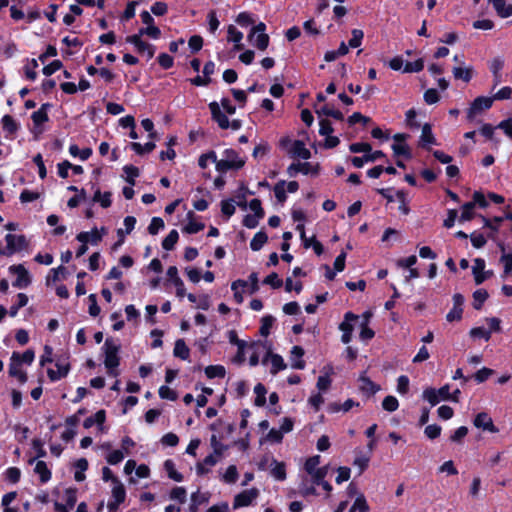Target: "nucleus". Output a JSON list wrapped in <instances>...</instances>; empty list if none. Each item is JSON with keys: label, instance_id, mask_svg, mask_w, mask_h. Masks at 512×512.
Segmentation results:
<instances>
[{"label": "nucleus", "instance_id": "obj_1", "mask_svg": "<svg viewBox=\"0 0 512 512\" xmlns=\"http://www.w3.org/2000/svg\"><path fill=\"white\" fill-rule=\"evenodd\" d=\"M103 349L105 354L104 364L108 370V374L113 377L118 376V371L116 368L119 366L118 352L120 345L115 340L107 338Z\"/></svg>", "mask_w": 512, "mask_h": 512}, {"label": "nucleus", "instance_id": "obj_2", "mask_svg": "<svg viewBox=\"0 0 512 512\" xmlns=\"http://www.w3.org/2000/svg\"><path fill=\"white\" fill-rule=\"evenodd\" d=\"M245 164V161L239 157L238 153L233 149H226L223 152L222 158L217 162V171L226 173L232 169H240Z\"/></svg>", "mask_w": 512, "mask_h": 512}, {"label": "nucleus", "instance_id": "obj_3", "mask_svg": "<svg viewBox=\"0 0 512 512\" xmlns=\"http://www.w3.org/2000/svg\"><path fill=\"white\" fill-rule=\"evenodd\" d=\"M422 398L429 402L431 406H435L442 400L450 399V386L446 384L438 390L432 387L426 388L422 393Z\"/></svg>", "mask_w": 512, "mask_h": 512}, {"label": "nucleus", "instance_id": "obj_4", "mask_svg": "<svg viewBox=\"0 0 512 512\" xmlns=\"http://www.w3.org/2000/svg\"><path fill=\"white\" fill-rule=\"evenodd\" d=\"M5 240L6 249L2 254L12 255L28 247V241L24 235L7 234Z\"/></svg>", "mask_w": 512, "mask_h": 512}, {"label": "nucleus", "instance_id": "obj_5", "mask_svg": "<svg viewBox=\"0 0 512 512\" xmlns=\"http://www.w3.org/2000/svg\"><path fill=\"white\" fill-rule=\"evenodd\" d=\"M126 42L133 44L136 48V51L142 55H145L147 60H150L154 57L155 54V47L142 40V37L140 35H130L126 37Z\"/></svg>", "mask_w": 512, "mask_h": 512}, {"label": "nucleus", "instance_id": "obj_6", "mask_svg": "<svg viewBox=\"0 0 512 512\" xmlns=\"http://www.w3.org/2000/svg\"><path fill=\"white\" fill-rule=\"evenodd\" d=\"M9 271L17 276L16 280L13 282L14 287L23 289L31 284V276L23 265H12Z\"/></svg>", "mask_w": 512, "mask_h": 512}, {"label": "nucleus", "instance_id": "obj_7", "mask_svg": "<svg viewBox=\"0 0 512 512\" xmlns=\"http://www.w3.org/2000/svg\"><path fill=\"white\" fill-rule=\"evenodd\" d=\"M111 493L112 500L108 503L107 507L110 512H115L118 506L125 500L126 491L124 485L119 480H114Z\"/></svg>", "mask_w": 512, "mask_h": 512}, {"label": "nucleus", "instance_id": "obj_8", "mask_svg": "<svg viewBox=\"0 0 512 512\" xmlns=\"http://www.w3.org/2000/svg\"><path fill=\"white\" fill-rule=\"evenodd\" d=\"M493 104V98L491 97H477L473 103L471 104L468 113L467 118L469 120L474 119L478 114L483 112L484 110L489 109Z\"/></svg>", "mask_w": 512, "mask_h": 512}, {"label": "nucleus", "instance_id": "obj_9", "mask_svg": "<svg viewBox=\"0 0 512 512\" xmlns=\"http://www.w3.org/2000/svg\"><path fill=\"white\" fill-rule=\"evenodd\" d=\"M259 495L257 488H251L244 490L234 497L233 508L238 509L240 507L249 506Z\"/></svg>", "mask_w": 512, "mask_h": 512}, {"label": "nucleus", "instance_id": "obj_10", "mask_svg": "<svg viewBox=\"0 0 512 512\" xmlns=\"http://www.w3.org/2000/svg\"><path fill=\"white\" fill-rule=\"evenodd\" d=\"M318 172H319V165L312 164L309 162L293 163L287 169V173L290 177L296 176L297 173H302L304 175H308V174L317 175Z\"/></svg>", "mask_w": 512, "mask_h": 512}, {"label": "nucleus", "instance_id": "obj_11", "mask_svg": "<svg viewBox=\"0 0 512 512\" xmlns=\"http://www.w3.org/2000/svg\"><path fill=\"white\" fill-rule=\"evenodd\" d=\"M9 375L11 377H15L19 380L20 383H25L27 381V374L22 369V365L20 361H18V353L13 352L10 358L9 364Z\"/></svg>", "mask_w": 512, "mask_h": 512}, {"label": "nucleus", "instance_id": "obj_12", "mask_svg": "<svg viewBox=\"0 0 512 512\" xmlns=\"http://www.w3.org/2000/svg\"><path fill=\"white\" fill-rule=\"evenodd\" d=\"M485 261L482 258H476L472 267V273L477 285L484 282L488 277L492 276V271H484Z\"/></svg>", "mask_w": 512, "mask_h": 512}, {"label": "nucleus", "instance_id": "obj_13", "mask_svg": "<svg viewBox=\"0 0 512 512\" xmlns=\"http://www.w3.org/2000/svg\"><path fill=\"white\" fill-rule=\"evenodd\" d=\"M209 109L212 115V119L217 122L220 128L228 129L230 127V121L221 111L220 104L218 102L213 101L209 103Z\"/></svg>", "mask_w": 512, "mask_h": 512}, {"label": "nucleus", "instance_id": "obj_14", "mask_svg": "<svg viewBox=\"0 0 512 512\" xmlns=\"http://www.w3.org/2000/svg\"><path fill=\"white\" fill-rule=\"evenodd\" d=\"M505 59L502 56H496L489 61V69L494 78V85L497 86L502 82V69Z\"/></svg>", "mask_w": 512, "mask_h": 512}, {"label": "nucleus", "instance_id": "obj_15", "mask_svg": "<svg viewBox=\"0 0 512 512\" xmlns=\"http://www.w3.org/2000/svg\"><path fill=\"white\" fill-rule=\"evenodd\" d=\"M474 425L491 433H497L498 428L494 425L492 418L485 412L479 413L474 419Z\"/></svg>", "mask_w": 512, "mask_h": 512}, {"label": "nucleus", "instance_id": "obj_16", "mask_svg": "<svg viewBox=\"0 0 512 512\" xmlns=\"http://www.w3.org/2000/svg\"><path fill=\"white\" fill-rule=\"evenodd\" d=\"M383 157H385V154L380 150L374 152L370 151L366 152L362 157H353L351 162L356 168H361L365 163L375 162Z\"/></svg>", "mask_w": 512, "mask_h": 512}, {"label": "nucleus", "instance_id": "obj_17", "mask_svg": "<svg viewBox=\"0 0 512 512\" xmlns=\"http://www.w3.org/2000/svg\"><path fill=\"white\" fill-rule=\"evenodd\" d=\"M358 382L360 391L368 396L374 395L380 390V386L375 384L365 374L360 375Z\"/></svg>", "mask_w": 512, "mask_h": 512}, {"label": "nucleus", "instance_id": "obj_18", "mask_svg": "<svg viewBox=\"0 0 512 512\" xmlns=\"http://www.w3.org/2000/svg\"><path fill=\"white\" fill-rule=\"evenodd\" d=\"M56 370L48 369L47 374L49 379L54 382L66 377L69 373L70 366L68 363L58 361L56 363Z\"/></svg>", "mask_w": 512, "mask_h": 512}, {"label": "nucleus", "instance_id": "obj_19", "mask_svg": "<svg viewBox=\"0 0 512 512\" xmlns=\"http://www.w3.org/2000/svg\"><path fill=\"white\" fill-rule=\"evenodd\" d=\"M218 458L214 454H210L204 458L202 462L197 463L196 472L198 475L203 476L210 471V468L215 466Z\"/></svg>", "mask_w": 512, "mask_h": 512}, {"label": "nucleus", "instance_id": "obj_20", "mask_svg": "<svg viewBox=\"0 0 512 512\" xmlns=\"http://www.w3.org/2000/svg\"><path fill=\"white\" fill-rule=\"evenodd\" d=\"M497 13L501 18H508L512 16V4L506 3L505 0H489Z\"/></svg>", "mask_w": 512, "mask_h": 512}, {"label": "nucleus", "instance_id": "obj_21", "mask_svg": "<svg viewBox=\"0 0 512 512\" xmlns=\"http://www.w3.org/2000/svg\"><path fill=\"white\" fill-rule=\"evenodd\" d=\"M290 153L294 157H298L304 160H307L311 157L310 151L305 147V144L300 140H296L293 142Z\"/></svg>", "mask_w": 512, "mask_h": 512}, {"label": "nucleus", "instance_id": "obj_22", "mask_svg": "<svg viewBox=\"0 0 512 512\" xmlns=\"http://www.w3.org/2000/svg\"><path fill=\"white\" fill-rule=\"evenodd\" d=\"M304 350L300 346H294L291 350V366L295 369H304L305 362L302 360Z\"/></svg>", "mask_w": 512, "mask_h": 512}, {"label": "nucleus", "instance_id": "obj_23", "mask_svg": "<svg viewBox=\"0 0 512 512\" xmlns=\"http://www.w3.org/2000/svg\"><path fill=\"white\" fill-rule=\"evenodd\" d=\"M209 501V495L207 493H202L199 490L191 494V504L190 511L197 512L199 506L207 503Z\"/></svg>", "mask_w": 512, "mask_h": 512}, {"label": "nucleus", "instance_id": "obj_24", "mask_svg": "<svg viewBox=\"0 0 512 512\" xmlns=\"http://www.w3.org/2000/svg\"><path fill=\"white\" fill-rule=\"evenodd\" d=\"M34 472L39 476L42 483H46L51 479V471L46 462L39 460L35 463Z\"/></svg>", "mask_w": 512, "mask_h": 512}, {"label": "nucleus", "instance_id": "obj_25", "mask_svg": "<svg viewBox=\"0 0 512 512\" xmlns=\"http://www.w3.org/2000/svg\"><path fill=\"white\" fill-rule=\"evenodd\" d=\"M503 220L504 217H494L493 219H488L482 216L483 226L491 230L490 234L488 235L489 238L493 240L495 239V235L498 232L499 226Z\"/></svg>", "mask_w": 512, "mask_h": 512}, {"label": "nucleus", "instance_id": "obj_26", "mask_svg": "<svg viewBox=\"0 0 512 512\" xmlns=\"http://www.w3.org/2000/svg\"><path fill=\"white\" fill-rule=\"evenodd\" d=\"M452 73L455 79L469 82L472 78L473 68L471 66H457L452 69Z\"/></svg>", "mask_w": 512, "mask_h": 512}, {"label": "nucleus", "instance_id": "obj_27", "mask_svg": "<svg viewBox=\"0 0 512 512\" xmlns=\"http://www.w3.org/2000/svg\"><path fill=\"white\" fill-rule=\"evenodd\" d=\"M66 277V268L64 266H59L57 268H53L50 270L49 274L46 277V285L50 286L57 281H59L61 278Z\"/></svg>", "mask_w": 512, "mask_h": 512}, {"label": "nucleus", "instance_id": "obj_28", "mask_svg": "<svg viewBox=\"0 0 512 512\" xmlns=\"http://www.w3.org/2000/svg\"><path fill=\"white\" fill-rule=\"evenodd\" d=\"M436 140L432 133L431 125L426 123L422 126L421 136H420V144L423 147L427 145L435 144Z\"/></svg>", "mask_w": 512, "mask_h": 512}, {"label": "nucleus", "instance_id": "obj_29", "mask_svg": "<svg viewBox=\"0 0 512 512\" xmlns=\"http://www.w3.org/2000/svg\"><path fill=\"white\" fill-rule=\"evenodd\" d=\"M248 287V282L244 280H236L232 283L231 289L234 292V299L235 301L240 304L243 302V292Z\"/></svg>", "mask_w": 512, "mask_h": 512}, {"label": "nucleus", "instance_id": "obj_30", "mask_svg": "<svg viewBox=\"0 0 512 512\" xmlns=\"http://www.w3.org/2000/svg\"><path fill=\"white\" fill-rule=\"evenodd\" d=\"M50 107V104H43L37 111L32 113V120L35 125L39 126L48 121L47 108Z\"/></svg>", "mask_w": 512, "mask_h": 512}, {"label": "nucleus", "instance_id": "obj_31", "mask_svg": "<svg viewBox=\"0 0 512 512\" xmlns=\"http://www.w3.org/2000/svg\"><path fill=\"white\" fill-rule=\"evenodd\" d=\"M106 419V414L104 410L97 411L93 416L88 417L84 420L83 426L88 429L91 428L94 424H98L100 426L103 425Z\"/></svg>", "mask_w": 512, "mask_h": 512}, {"label": "nucleus", "instance_id": "obj_32", "mask_svg": "<svg viewBox=\"0 0 512 512\" xmlns=\"http://www.w3.org/2000/svg\"><path fill=\"white\" fill-rule=\"evenodd\" d=\"M164 470L170 479L176 482L183 481V475L176 470L173 460L168 459L164 462Z\"/></svg>", "mask_w": 512, "mask_h": 512}, {"label": "nucleus", "instance_id": "obj_33", "mask_svg": "<svg viewBox=\"0 0 512 512\" xmlns=\"http://www.w3.org/2000/svg\"><path fill=\"white\" fill-rule=\"evenodd\" d=\"M93 202L99 203L101 207L108 208L111 206V193L104 192L102 193L99 189H97L92 198Z\"/></svg>", "mask_w": 512, "mask_h": 512}, {"label": "nucleus", "instance_id": "obj_34", "mask_svg": "<svg viewBox=\"0 0 512 512\" xmlns=\"http://www.w3.org/2000/svg\"><path fill=\"white\" fill-rule=\"evenodd\" d=\"M193 215H194L193 212H191V211L188 212L187 216L189 218V222L183 229L184 232H186L188 234H195L205 228L204 223L196 222L192 219Z\"/></svg>", "mask_w": 512, "mask_h": 512}, {"label": "nucleus", "instance_id": "obj_35", "mask_svg": "<svg viewBox=\"0 0 512 512\" xmlns=\"http://www.w3.org/2000/svg\"><path fill=\"white\" fill-rule=\"evenodd\" d=\"M205 374L208 378H224L226 369L222 365H209L205 368Z\"/></svg>", "mask_w": 512, "mask_h": 512}, {"label": "nucleus", "instance_id": "obj_36", "mask_svg": "<svg viewBox=\"0 0 512 512\" xmlns=\"http://www.w3.org/2000/svg\"><path fill=\"white\" fill-rule=\"evenodd\" d=\"M369 510L368 503L364 494L358 495L348 512H367Z\"/></svg>", "mask_w": 512, "mask_h": 512}, {"label": "nucleus", "instance_id": "obj_37", "mask_svg": "<svg viewBox=\"0 0 512 512\" xmlns=\"http://www.w3.org/2000/svg\"><path fill=\"white\" fill-rule=\"evenodd\" d=\"M355 320H359V316L353 314L352 312H347L344 316V321L339 325V329L342 332L352 333L353 325L351 322Z\"/></svg>", "mask_w": 512, "mask_h": 512}, {"label": "nucleus", "instance_id": "obj_38", "mask_svg": "<svg viewBox=\"0 0 512 512\" xmlns=\"http://www.w3.org/2000/svg\"><path fill=\"white\" fill-rule=\"evenodd\" d=\"M189 352H190L189 348L185 344L184 340L178 339L175 342V347H174L173 353L176 357H179V358L185 360L189 357Z\"/></svg>", "mask_w": 512, "mask_h": 512}, {"label": "nucleus", "instance_id": "obj_39", "mask_svg": "<svg viewBox=\"0 0 512 512\" xmlns=\"http://www.w3.org/2000/svg\"><path fill=\"white\" fill-rule=\"evenodd\" d=\"M271 362V373L276 374L286 368L283 358L278 354H269Z\"/></svg>", "mask_w": 512, "mask_h": 512}, {"label": "nucleus", "instance_id": "obj_40", "mask_svg": "<svg viewBox=\"0 0 512 512\" xmlns=\"http://www.w3.org/2000/svg\"><path fill=\"white\" fill-rule=\"evenodd\" d=\"M272 476L279 481H283L286 479V467L283 462L275 461L273 463V467L271 469Z\"/></svg>", "mask_w": 512, "mask_h": 512}, {"label": "nucleus", "instance_id": "obj_41", "mask_svg": "<svg viewBox=\"0 0 512 512\" xmlns=\"http://www.w3.org/2000/svg\"><path fill=\"white\" fill-rule=\"evenodd\" d=\"M268 237L264 232H258L254 235L250 242V247L253 251H259L267 242Z\"/></svg>", "mask_w": 512, "mask_h": 512}, {"label": "nucleus", "instance_id": "obj_42", "mask_svg": "<svg viewBox=\"0 0 512 512\" xmlns=\"http://www.w3.org/2000/svg\"><path fill=\"white\" fill-rule=\"evenodd\" d=\"M69 153L74 157H79L81 160H87L91 154L92 150L90 148L79 149V147L75 144L70 145Z\"/></svg>", "mask_w": 512, "mask_h": 512}, {"label": "nucleus", "instance_id": "obj_43", "mask_svg": "<svg viewBox=\"0 0 512 512\" xmlns=\"http://www.w3.org/2000/svg\"><path fill=\"white\" fill-rule=\"evenodd\" d=\"M178 238H179L178 232L176 230H171L169 232V234L164 238V240L162 242V247L168 251L172 250L174 248L175 244L177 243Z\"/></svg>", "mask_w": 512, "mask_h": 512}, {"label": "nucleus", "instance_id": "obj_44", "mask_svg": "<svg viewBox=\"0 0 512 512\" xmlns=\"http://www.w3.org/2000/svg\"><path fill=\"white\" fill-rule=\"evenodd\" d=\"M257 49L264 51L269 45L268 34H256L252 41H250Z\"/></svg>", "mask_w": 512, "mask_h": 512}, {"label": "nucleus", "instance_id": "obj_45", "mask_svg": "<svg viewBox=\"0 0 512 512\" xmlns=\"http://www.w3.org/2000/svg\"><path fill=\"white\" fill-rule=\"evenodd\" d=\"M488 293L485 289H478L473 293V307L476 310L481 309L483 303L487 300Z\"/></svg>", "mask_w": 512, "mask_h": 512}, {"label": "nucleus", "instance_id": "obj_46", "mask_svg": "<svg viewBox=\"0 0 512 512\" xmlns=\"http://www.w3.org/2000/svg\"><path fill=\"white\" fill-rule=\"evenodd\" d=\"M37 67H38V60L37 59H31L25 65L24 73H25V76L29 80L34 81L37 78V73H36Z\"/></svg>", "mask_w": 512, "mask_h": 512}, {"label": "nucleus", "instance_id": "obj_47", "mask_svg": "<svg viewBox=\"0 0 512 512\" xmlns=\"http://www.w3.org/2000/svg\"><path fill=\"white\" fill-rule=\"evenodd\" d=\"M76 239L81 243V246L76 252L77 257L83 256L88 250L89 234L87 232H81L76 236Z\"/></svg>", "mask_w": 512, "mask_h": 512}, {"label": "nucleus", "instance_id": "obj_48", "mask_svg": "<svg viewBox=\"0 0 512 512\" xmlns=\"http://www.w3.org/2000/svg\"><path fill=\"white\" fill-rule=\"evenodd\" d=\"M209 162L215 163V167L217 168L218 159H217V155L214 151H210L206 154H202L198 160V164L202 169H205L208 166Z\"/></svg>", "mask_w": 512, "mask_h": 512}, {"label": "nucleus", "instance_id": "obj_49", "mask_svg": "<svg viewBox=\"0 0 512 512\" xmlns=\"http://www.w3.org/2000/svg\"><path fill=\"white\" fill-rule=\"evenodd\" d=\"M136 35H140V37L146 35L151 37L152 39H158L161 36V31L157 26L150 25L145 28H141Z\"/></svg>", "mask_w": 512, "mask_h": 512}, {"label": "nucleus", "instance_id": "obj_50", "mask_svg": "<svg viewBox=\"0 0 512 512\" xmlns=\"http://www.w3.org/2000/svg\"><path fill=\"white\" fill-rule=\"evenodd\" d=\"M106 233L107 230L105 227H102L101 229L93 228L90 232H87V234H89L88 243H91L92 245H97Z\"/></svg>", "mask_w": 512, "mask_h": 512}, {"label": "nucleus", "instance_id": "obj_51", "mask_svg": "<svg viewBox=\"0 0 512 512\" xmlns=\"http://www.w3.org/2000/svg\"><path fill=\"white\" fill-rule=\"evenodd\" d=\"M500 262L504 267L502 277L505 278L512 271V250L508 253H503L500 257Z\"/></svg>", "mask_w": 512, "mask_h": 512}, {"label": "nucleus", "instance_id": "obj_52", "mask_svg": "<svg viewBox=\"0 0 512 512\" xmlns=\"http://www.w3.org/2000/svg\"><path fill=\"white\" fill-rule=\"evenodd\" d=\"M266 388L262 384H257L254 387V393L256 394L255 405L263 406L266 403Z\"/></svg>", "mask_w": 512, "mask_h": 512}, {"label": "nucleus", "instance_id": "obj_53", "mask_svg": "<svg viewBox=\"0 0 512 512\" xmlns=\"http://www.w3.org/2000/svg\"><path fill=\"white\" fill-rule=\"evenodd\" d=\"M227 41L235 43L242 42L243 33L237 30L234 25H229L227 28Z\"/></svg>", "mask_w": 512, "mask_h": 512}, {"label": "nucleus", "instance_id": "obj_54", "mask_svg": "<svg viewBox=\"0 0 512 512\" xmlns=\"http://www.w3.org/2000/svg\"><path fill=\"white\" fill-rule=\"evenodd\" d=\"M275 318L271 315L264 316L261 320L260 334L264 337L268 336L273 326Z\"/></svg>", "mask_w": 512, "mask_h": 512}, {"label": "nucleus", "instance_id": "obj_55", "mask_svg": "<svg viewBox=\"0 0 512 512\" xmlns=\"http://www.w3.org/2000/svg\"><path fill=\"white\" fill-rule=\"evenodd\" d=\"M131 148L139 155L144 153H149L155 149L154 142H147L145 145H142L138 142L131 143Z\"/></svg>", "mask_w": 512, "mask_h": 512}, {"label": "nucleus", "instance_id": "obj_56", "mask_svg": "<svg viewBox=\"0 0 512 512\" xmlns=\"http://www.w3.org/2000/svg\"><path fill=\"white\" fill-rule=\"evenodd\" d=\"M316 113L318 114V116L324 115V116L333 117V118H335L337 120H342L343 119V114L339 110H335V109L330 108L328 106H324L321 109L316 110Z\"/></svg>", "mask_w": 512, "mask_h": 512}, {"label": "nucleus", "instance_id": "obj_57", "mask_svg": "<svg viewBox=\"0 0 512 512\" xmlns=\"http://www.w3.org/2000/svg\"><path fill=\"white\" fill-rule=\"evenodd\" d=\"M382 407L388 412H394L399 407V402L394 396H386L382 402Z\"/></svg>", "mask_w": 512, "mask_h": 512}, {"label": "nucleus", "instance_id": "obj_58", "mask_svg": "<svg viewBox=\"0 0 512 512\" xmlns=\"http://www.w3.org/2000/svg\"><path fill=\"white\" fill-rule=\"evenodd\" d=\"M186 497L187 491L184 487H175L170 492V498L178 501L179 503H184L186 501Z\"/></svg>", "mask_w": 512, "mask_h": 512}, {"label": "nucleus", "instance_id": "obj_59", "mask_svg": "<svg viewBox=\"0 0 512 512\" xmlns=\"http://www.w3.org/2000/svg\"><path fill=\"white\" fill-rule=\"evenodd\" d=\"M352 38L349 40V47L358 48L364 38V32L361 29H353Z\"/></svg>", "mask_w": 512, "mask_h": 512}, {"label": "nucleus", "instance_id": "obj_60", "mask_svg": "<svg viewBox=\"0 0 512 512\" xmlns=\"http://www.w3.org/2000/svg\"><path fill=\"white\" fill-rule=\"evenodd\" d=\"M475 207V202H467L462 206V213L460 216V221H469L473 218V209Z\"/></svg>", "mask_w": 512, "mask_h": 512}, {"label": "nucleus", "instance_id": "obj_61", "mask_svg": "<svg viewBox=\"0 0 512 512\" xmlns=\"http://www.w3.org/2000/svg\"><path fill=\"white\" fill-rule=\"evenodd\" d=\"M238 478V471L235 465H230L222 476L226 483H235Z\"/></svg>", "mask_w": 512, "mask_h": 512}, {"label": "nucleus", "instance_id": "obj_62", "mask_svg": "<svg viewBox=\"0 0 512 512\" xmlns=\"http://www.w3.org/2000/svg\"><path fill=\"white\" fill-rule=\"evenodd\" d=\"M124 172L126 174V181L131 185L134 186L135 184V178L139 175V170L137 167L128 165L124 167Z\"/></svg>", "mask_w": 512, "mask_h": 512}, {"label": "nucleus", "instance_id": "obj_63", "mask_svg": "<svg viewBox=\"0 0 512 512\" xmlns=\"http://www.w3.org/2000/svg\"><path fill=\"white\" fill-rule=\"evenodd\" d=\"M125 457V453L122 450H114L111 451L106 456V461L111 465H116L120 463Z\"/></svg>", "mask_w": 512, "mask_h": 512}, {"label": "nucleus", "instance_id": "obj_64", "mask_svg": "<svg viewBox=\"0 0 512 512\" xmlns=\"http://www.w3.org/2000/svg\"><path fill=\"white\" fill-rule=\"evenodd\" d=\"M163 228H164V221L159 217H153L148 226V232L151 235H156Z\"/></svg>", "mask_w": 512, "mask_h": 512}]
</instances>
